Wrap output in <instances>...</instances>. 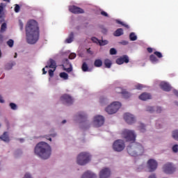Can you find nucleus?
I'll return each mask as SVG.
<instances>
[{"label":"nucleus","instance_id":"obj_1","mask_svg":"<svg viewBox=\"0 0 178 178\" xmlns=\"http://www.w3.org/2000/svg\"><path fill=\"white\" fill-rule=\"evenodd\" d=\"M25 31L28 44L33 45L40 40V28L35 20L31 19L27 22Z\"/></svg>","mask_w":178,"mask_h":178},{"label":"nucleus","instance_id":"obj_2","mask_svg":"<svg viewBox=\"0 0 178 178\" xmlns=\"http://www.w3.org/2000/svg\"><path fill=\"white\" fill-rule=\"evenodd\" d=\"M51 146L45 142H40L35 147V154L42 158V159H48L51 156Z\"/></svg>","mask_w":178,"mask_h":178},{"label":"nucleus","instance_id":"obj_3","mask_svg":"<svg viewBox=\"0 0 178 178\" xmlns=\"http://www.w3.org/2000/svg\"><path fill=\"white\" fill-rule=\"evenodd\" d=\"M127 152L131 156H138L144 154V147L140 143H134L127 147Z\"/></svg>","mask_w":178,"mask_h":178},{"label":"nucleus","instance_id":"obj_4","mask_svg":"<svg viewBox=\"0 0 178 178\" xmlns=\"http://www.w3.org/2000/svg\"><path fill=\"white\" fill-rule=\"evenodd\" d=\"M90 160L91 156H90V154L87 152H81L78 155L76 162L78 165L83 166L84 165H87Z\"/></svg>","mask_w":178,"mask_h":178},{"label":"nucleus","instance_id":"obj_5","mask_svg":"<svg viewBox=\"0 0 178 178\" xmlns=\"http://www.w3.org/2000/svg\"><path fill=\"white\" fill-rule=\"evenodd\" d=\"M121 136L126 141H136V137L137 136L134 133V131L129 129H124L121 134Z\"/></svg>","mask_w":178,"mask_h":178},{"label":"nucleus","instance_id":"obj_6","mask_svg":"<svg viewBox=\"0 0 178 178\" xmlns=\"http://www.w3.org/2000/svg\"><path fill=\"white\" fill-rule=\"evenodd\" d=\"M120 106H122L120 102H114L110 106L106 107V112H107L108 115H113V113H116V112L120 109Z\"/></svg>","mask_w":178,"mask_h":178},{"label":"nucleus","instance_id":"obj_7","mask_svg":"<svg viewBox=\"0 0 178 178\" xmlns=\"http://www.w3.org/2000/svg\"><path fill=\"white\" fill-rule=\"evenodd\" d=\"M163 171L166 175H172L176 172V167L172 163H166L163 166Z\"/></svg>","mask_w":178,"mask_h":178},{"label":"nucleus","instance_id":"obj_8","mask_svg":"<svg viewBox=\"0 0 178 178\" xmlns=\"http://www.w3.org/2000/svg\"><path fill=\"white\" fill-rule=\"evenodd\" d=\"M113 148L117 152H121L124 149V142L122 140H117L113 143Z\"/></svg>","mask_w":178,"mask_h":178},{"label":"nucleus","instance_id":"obj_9","mask_svg":"<svg viewBox=\"0 0 178 178\" xmlns=\"http://www.w3.org/2000/svg\"><path fill=\"white\" fill-rule=\"evenodd\" d=\"M60 100L65 105H72L74 102L73 97L68 94L63 95L60 97Z\"/></svg>","mask_w":178,"mask_h":178},{"label":"nucleus","instance_id":"obj_10","mask_svg":"<svg viewBox=\"0 0 178 178\" xmlns=\"http://www.w3.org/2000/svg\"><path fill=\"white\" fill-rule=\"evenodd\" d=\"M105 122V118L102 115H96L93 120L95 127H101Z\"/></svg>","mask_w":178,"mask_h":178},{"label":"nucleus","instance_id":"obj_11","mask_svg":"<svg viewBox=\"0 0 178 178\" xmlns=\"http://www.w3.org/2000/svg\"><path fill=\"white\" fill-rule=\"evenodd\" d=\"M163 57V56L162 55V53H161L160 51H154V54L150 55L149 60L152 62V63H158V62H159V59Z\"/></svg>","mask_w":178,"mask_h":178},{"label":"nucleus","instance_id":"obj_12","mask_svg":"<svg viewBox=\"0 0 178 178\" xmlns=\"http://www.w3.org/2000/svg\"><path fill=\"white\" fill-rule=\"evenodd\" d=\"M147 168L149 169V172H155V170H156V168H158V162L152 159H150L147 161Z\"/></svg>","mask_w":178,"mask_h":178},{"label":"nucleus","instance_id":"obj_13","mask_svg":"<svg viewBox=\"0 0 178 178\" xmlns=\"http://www.w3.org/2000/svg\"><path fill=\"white\" fill-rule=\"evenodd\" d=\"M124 119L125 122L128 123V124H133V123L136 122V118H134V115L129 113L124 114Z\"/></svg>","mask_w":178,"mask_h":178},{"label":"nucleus","instance_id":"obj_14","mask_svg":"<svg viewBox=\"0 0 178 178\" xmlns=\"http://www.w3.org/2000/svg\"><path fill=\"white\" fill-rule=\"evenodd\" d=\"M111 176V170L108 168H103L99 172V178H108Z\"/></svg>","mask_w":178,"mask_h":178},{"label":"nucleus","instance_id":"obj_15","mask_svg":"<svg viewBox=\"0 0 178 178\" xmlns=\"http://www.w3.org/2000/svg\"><path fill=\"white\" fill-rule=\"evenodd\" d=\"M70 12L74 13L75 15H79L80 13H84V10L80 7L76 6H70L69 8Z\"/></svg>","mask_w":178,"mask_h":178},{"label":"nucleus","instance_id":"obj_16","mask_svg":"<svg viewBox=\"0 0 178 178\" xmlns=\"http://www.w3.org/2000/svg\"><path fill=\"white\" fill-rule=\"evenodd\" d=\"M129 56L124 55L116 60V63L118 65H123V63H129Z\"/></svg>","mask_w":178,"mask_h":178},{"label":"nucleus","instance_id":"obj_17","mask_svg":"<svg viewBox=\"0 0 178 178\" xmlns=\"http://www.w3.org/2000/svg\"><path fill=\"white\" fill-rule=\"evenodd\" d=\"M48 67L56 70V62L54 59L50 58L47 62V65L45 66V69H48Z\"/></svg>","mask_w":178,"mask_h":178},{"label":"nucleus","instance_id":"obj_18","mask_svg":"<svg viewBox=\"0 0 178 178\" xmlns=\"http://www.w3.org/2000/svg\"><path fill=\"white\" fill-rule=\"evenodd\" d=\"M160 87L161 90H163V91L166 92H169L170 90H172V86H170V85L166 82H161L160 83Z\"/></svg>","mask_w":178,"mask_h":178},{"label":"nucleus","instance_id":"obj_19","mask_svg":"<svg viewBox=\"0 0 178 178\" xmlns=\"http://www.w3.org/2000/svg\"><path fill=\"white\" fill-rule=\"evenodd\" d=\"M81 178H97V175L92 173L91 171H86Z\"/></svg>","mask_w":178,"mask_h":178},{"label":"nucleus","instance_id":"obj_20","mask_svg":"<svg viewBox=\"0 0 178 178\" xmlns=\"http://www.w3.org/2000/svg\"><path fill=\"white\" fill-rule=\"evenodd\" d=\"M139 99L142 101H147V99H151V95L149 93L143 92L139 96Z\"/></svg>","mask_w":178,"mask_h":178},{"label":"nucleus","instance_id":"obj_21","mask_svg":"<svg viewBox=\"0 0 178 178\" xmlns=\"http://www.w3.org/2000/svg\"><path fill=\"white\" fill-rule=\"evenodd\" d=\"M0 140L4 141L5 143H9L10 140L9 139V135H8V132L6 131L1 136H0Z\"/></svg>","mask_w":178,"mask_h":178},{"label":"nucleus","instance_id":"obj_22","mask_svg":"<svg viewBox=\"0 0 178 178\" xmlns=\"http://www.w3.org/2000/svg\"><path fill=\"white\" fill-rule=\"evenodd\" d=\"M73 40H74V33L73 32H71L68 38L65 40V42L67 44H70L73 42Z\"/></svg>","mask_w":178,"mask_h":178},{"label":"nucleus","instance_id":"obj_23","mask_svg":"<svg viewBox=\"0 0 178 178\" xmlns=\"http://www.w3.org/2000/svg\"><path fill=\"white\" fill-rule=\"evenodd\" d=\"M113 35L115 37H120V35H123V29L120 28L118 29L114 33Z\"/></svg>","mask_w":178,"mask_h":178},{"label":"nucleus","instance_id":"obj_24","mask_svg":"<svg viewBox=\"0 0 178 178\" xmlns=\"http://www.w3.org/2000/svg\"><path fill=\"white\" fill-rule=\"evenodd\" d=\"M104 65L107 69H111V67L112 66V62L109 59H106L104 60Z\"/></svg>","mask_w":178,"mask_h":178},{"label":"nucleus","instance_id":"obj_25","mask_svg":"<svg viewBox=\"0 0 178 178\" xmlns=\"http://www.w3.org/2000/svg\"><path fill=\"white\" fill-rule=\"evenodd\" d=\"M94 65L95 67H101L102 66V60L97 59L95 60Z\"/></svg>","mask_w":178,"mask_h":178},{"label":"nucleus","instance_id":"obj_26","mask_svg":"<svg viewBox=\"0 0 178 178\" xmlns=\"http://www.w3.org/2000/svg\"><path fill=\"white\" fill-rule=\"evenodd\" d=\"M60 77L63 79V80H67L69 79V75L66 72L60 73Z\"/></svg>","mask_w":178,"mask_h":178},{"label":"nucleus","instance_id":"obj_27","mask_svg":"<svg viewBox=\"0 0 178 178\" xmlns=\"http://www.w3.org/2000/svg\"><path fill=\"white\" fill-rule=\"evenodd\" d=\"M115 92L117 93V94H126V92H124V89H123V88H116L115 89Z\"/></svg>","mask_w":178,"mask_h":178},{"label":"nucleus","instance_id":"obj_28","mask_svg":"<svg viewBox=\"0 0 178 178\" xmlns=\"http://www.w3.org/2000/svg\"><path fill=\"white\" fill-rule=\"evenodd\" d=\"M129 40L131 41H136L137 40V35H136V33H131L129 35Z\"/></svg>","mask_w":178,"mask_h":178},{"label":"nucleus","instance_id":"obj_29","mask_svg":"<svg viewBox=\"0 0 178 178\" xmlns=\"http://www.w3.org/2000/svg\"><path fill=\"white\" fill-rule=\"evenodd\" d=\"M123 92H125V94H122L123 98L127 99L128 98H130V97H131V94H130V92H127L126 90H124Z\"/></svg>","mask_w":178,"mask_h":178},{"label":"nucleus","instance_id":"obj_30","mask_svg":"<svg viewBox=\"0 0 178 178\" xmlns=\"http://www.w3.org/2000/svg\"><path fill=\"white\" fill-rule=\"evenodd\" d=\"M15 65H16V63H15L13 62L6 64V70H10V69H12V67H13V66H15Z\"/></svg>","mask_w":178,"mask_h":178},{"label":"nucleus","instance_id":"obj_31","mask_svg":"<svg viewBox=\"0 0 178 178\" xmlns=\"http://www.w3.org/2000/svg\"><path fill=\"white\" fill-rule=\"evenodd\" d=\"M81 69L83 72H88V65H87V63L85 62L82 64Z\"/></svg>","mask_w":178,"mask_h":178},{"label":"nucleus","instance_id":"obj_32","mask_svg":"<svg viewBox=\"0 0 178 178\" xmlns=\"http://www.w3.org/2000/svg\"><path fill=\"white\" fill-rule=\"evenodd\" d=\"M172 138L174 140L178 141V130H175L172 132Z\"/></svg>","mask_w":178,"mask_h":178},{"label":"nucleus","instance_id":"obj_33","mask_svg":"<svg viewBox=\"0 0 178 178\" xmlns=\"http://www.w3.org/2000/svg\"><path fill=\"white\" fill-rule=\"evenodd\" d=\"M15 44V41H13V40L10 39L8 40L7 42V45H8V47H10V48H12L13 47Z\"/></svg>","mask_w":178,"mask_h":178},{"label":"nucleus","instance_id":"obj_34","mask_svg":"<svg viewBox=\"0 0 178 178\" xmlns=\"http://www.w3.org/2000/svg\"><path fill=\"white\" fill-rule=\"evenodd\" d=\"M139 130L141 131V133H144L145 131V125H144L143 123H140L139 126Z\"/></svg>","mask_w":178,"mask_h":178},{"label":"nucleus","instance_id":"obj_35","mask_svg":"<svg viewBox=\"0 0 178 178\" xmlns=\"http://www.w3.org/2000/svg\"><path fill=\"white\" fill-rule=\"evenodd\" d=\"M63 67H65V66H70V63L69 62V59L67 58H65L63 61Z\"/></svg>","mask_w":178,"mask_h":178},{"label":"nucleus","instance_id":"obj_36","mask_svg":"<svg viewBox=\"0 0 178 178\" xmlns=\"http://www.w3.org/2000/svg\"><path fill=\"white\" fill-rule=\"evenodd\" d=\"M64 70H65V72H67V73H70V72H72L73 67L72 66V64H70V67L68 68L64 67Z\"/></svg>","mask_w":178,"mask_h":178},{"label":"nucleus","instance_id":"obj_37","mask_svg":"<svg viewBox=\"0 0 178 178\" xmlns=\"http://www.w3.org/2000/svg\"><path fill=\"white\" fill-rule=\"evenodd\" d=\"M10 108L13 109V111H16V109H17V106L15 103H10Z\"/></svg>","mask_w":178,"mask_h":178},{"label":"nucleus","instance_id":"obj_38","mask_svg":"<svg viewBox=\"0 0 178 178\" xmlns=\"http://www.w3.org/2000/svg\"><path fill=\"white\" fill-rule=\"evenodd\" d=\"M118 54V51L115 48H111L110 49V55H116Z\"/></svg>","mask_w":178,"mask_h":178},{"label":"nucleus","instance_id":"obj_39","mask_svg":"<svg viewBox=\"0 0 178 178\" xmlns=\"http://www.w3.org/2000/svg\"><path fill=\"white\" fill-rule=\"evenodd\" d=\"M146 111L147 112H150V113H152V112H154V107L148 106L146 108Z\"/></svg>","mask_w":178,"mask_h":178},{"label":"nucleus","instance_id":"obj_40","mask_svg":"<svg viewBox=\"0 0 178 178\" xmlns=\"http://www.w3.org/2000/svg\"><path fill=\"white\" fill-rule=\"evenodd\" d=\"M14 10L15 13H19V12H20V6H19L18 4H16L14 8Z\"/></svg>","mask_w":178,"mask_h":178},{"label":"nucleus","instance_id":"obj_41","mask_svg":"<svg viewBox=\"0 0 178 178\" xmlns=\"http://www.w3.org/2000/svg\"><path fill=\"white\" fill-rule=\"evenodd\" d=\"M79 118L80 119H86L87 118V115L84 113H81L79 114Z\"/></svg>","mask_w":178,"mask_h":178},{"label":"nucleus","instance_id":"obj_42","mask_svg":"<svg viewBox=\"0 0 178 178\" xmlns=\"http://www.w3.org/2000/svg\"><path fill=\"white\" fill-rule=\"evenodd\" d=\"M99 44L101 46L106 45L108 44V40H100V42H99Z\"/></svg>","mask_w":178,"mask_h":178},{"label":"nucleus","instance_id":"obj_43","mask_svg":"<svg viewBox=\"0 0 178 178\" xmlns=\"http://www.w3.org/2000/svg\"><path fill=\"white\" fill-rule=\"evenodd\" d=\"M6 30V23H3L1 26V31H5Z\"/></svg>","mask_w":178,"mask_h":178},{"label":"nucleus","instance_id":"obj_44","mask_svg":"<svg viewBox=\"0 0 178 178\" xmlns=\"http://www.w3.org/2000/svg\"><path fill=\"white\" fill-rule=\"evenodd\" d=\"M136 90H143L144 88V86L143 84L138 83V85L136 86Z\"/></svg>","mask_w":178,"mask_h":178},{"label":"nucleus","instance_id":"obj_45","mask_svg":"<svg viewBox=\"0 0 178 178\" xmlns=\"http://www.w3.org/2000/svg\"><path fill=\"white\" fill-rule=\"evenodd\" d=\"M92 42H95L96 44H97V43L99 44V42H100V40H98V39H97V38H95V37L92 38Z\"/></svg>","mask_w":178,"mask_h":178},{"label":"nucleus","instance_id":"obj_46","mask_svg":"<svg viewBox=\"0 0 178 178\" xmlns=\"http://www.w3.org/2000/svg\"><path fill=\"white\" fill-rule=\"evenodd\" d=\"M172 151L173 152H178V145H175L172 147Z\"/></svg>","mask_w":178,"mask_h":178},{"label":"nucleus","instance_id":"obj_47","mask_svg":"<svg viewBox=\"0 0 178 178\" xmlns=\"http://www.w3.org/2000/svg\"><path fill=\"white\" fill-rule=\"evenodd\" d=\"M76 55L74 53H71L69 56V59H74L76 58Z\"/></svg>","mask_w":178,"mask_h":178},{"label":"nucleus","instance_id":"obj_48","mask_svg":"<svg viewBox=\"0 0 178 178\" xmlns=\"http://www.w3.org/2000/svg\"><path fill=\"white\" fill-rule=\"evenodd\" d=\"M54 72H55V69L49 70V77H52L54 76Z\"/></svg>","mask_w":178,"mask_h":178},{"label":"nucleus","instance_id":"obj_49","mask_svg":"<svg viewBox=\"0 0 178 178\" xmlns=\"http://www.w3.org/2000/svg\"><path fill=\"white\" fill-rule=\"evenodd\" d=\"M19 26L20 30H23V22H22V20H19Z\"/></svg>","mask_w":178,"mask_h":178},{"label":"nucleus","instance_id":"obj_50","mask_svg":"<svg viewBox=\"0 0 178 178\" xmlns=\"http://www.w3.org/2000/svg\"><path fill=\"white\" fill-rule=\"evenodd\" d=\"M101 15L102 16H104V17H108V13L106 12H105V11H102L101 12Z\"/></svg>","mask_w":178,"mask_h":178},{"label":"nucleus","instance_id":"obj_51","mask_svg":"<svg viewBox=\"0 0 178 178\" xmlns=\"http://www.w3.org/2000/svg\"><path fill=\"white\" fill-rule=\"evenodd\" d=\"M156 112L157 113H161V112H162V108L161 107H157Z\"/></svg>","mask_w":178,"mask_h":178},{"label":"nucleus","instance_id":"obj_52","mask_svg":"<svg viewBox=\"0 0 178 178\" xmlns=\"http://www.w3.org/2000/svg\"><path fill=\"white\" fill-rule=\"evenodd\" d=\"M5 102V100H3V97H2V95H0V103L3 104Z\"/></svg>","mask_w":178,"mask_h":178},{"label":"nucleus","instance_id":"obj_53","mask_svg":"<svg viewBox=\"0 0 178 178\" xmlns=\"http://www.w3.org/2000/svg\"><path fill=\"white\" fill-rule=\"evenodd\" d=\"M147 52H149V54H152V48L148 47L147 49Z\"/></svg>","mask_w":178,"mask_h":178},{"label":"nucleus","instance_id":"obj_54","mask_svg":"<svg viewBox=\"0 0 178 178\" xmlns=\"http://www.w3.org/2000/svg\"><path fill=\"white\" fill-rule=\"evenodd\" d=\"M87 52H88V54H90V55H92V51H91V49L90 48H89V49H87Z\"/></svg>","mask_w":178,"mask_h":178},{"label":"nucleus","instance_id":"obj_55","mask_svg":"<svg viewBox=\"0 0 178 178\" xmlns=\"http://www.w3.org/2000/svg\"><path fill=\"white\" fill-rule=\"evenodd\" d=\"M116 23H118V24H121L122 26H123V22H121L120 20H119V19H117L116 20Z\"/></svg>","mask_w":178,"mask_h":178},{"label":"nucleus","instance_id":"obj_56","mask_svg":"<svg viewBox=\"0 0 178 178\" xmlns=\"http://www.w3.org/2000/svg\"><path fill=\"white\" fill-rule=\"evenodd\" d=\"M121 44H122V45H127V44H129V42H127V41H122L121 42Z\"/></svg>","mask_w":178,"mask_h":178},{"label":"nucleus","instance_id":"obj_57","mask_svg":"<svg viewBox=\"0 0 178 178\" xmlns=\"http://www.w3.org/2000/svg\"><path fill=\"white\" fill-rule=\"evenodd\" d=\"M3 10V7L2 6H0V15L1 13H2Z\"/></svg>","mask_w":178,"mask_h":178},{"label":"nucleus","instance_id":"obj_58","mask_svg":"<svg viewBox=\"0 0 178 178\" xmlns=\"http://www.w3.org/2000/svg\"><path fill=\"white\" fill-rule=\"evenodd\" d=\"M149 178H156V176L155 175H152L149 177Z\"/></svg>","mask_w":178,"mask_h":178},{"label":"nucleus","instance_id":"obj_59","mask_svg":"<svg viewBox=\"0 0 178 178\" xmlns=\"http://www.w3.org/2000/svg\"><path fill=\"white\" fill-rule=\"evenodd\" d=\"M174 94H175V95L178 97V91L177 90H174Z\"/></svg>","mask_w":178,"mask_h":178},{"label":"nucleus","instance_id":"obj_60","mask_svg":"<svg viewBox=\"0 0 178 178\" xmlns=\"http://www.w3.org/2000/svg\"><path fill=\"white\" fill-rule=\"evenodd\" d=\"M43 74H47V71H45V68L42 69Z\"/></svg>","mask_w":178,"mask_h":178},{"label":"nucleus","instance_id":"obj_61","mask_svg":"<svg viewBox=\"0 0 178 178\" xmlns=\"http://www.w3.org/2000/svg\"><path fill=\"white\" fill-rule=\"evenodd\" d=\"M122 26H124V27H126V29H129V25L126 24H123Z\"/></svg>","mask_w":178,"mask_h":178},{"label":"nucleus","instance_id":"obj_62","mask_svg":"<svg viewBox=\"0 0 178 178\" xmlns=\"http://www.w3.org/2000/svg\"><path fill=\"white\" fill-rule=\"evenodd\" d=\"M104 99H104V98H100V102H102V103L104 102Z\"/></svg>","mask_w":178,"mask_h":178},{"label":"nucleus","instance_id":"obj_63","mask_svg":"<svg viewBox=\"0 0 178 178\" xmlns=\"http://www.w3.org/2000/svg\"><path fill=\"white\" fill-rule=\"evenodd\" d=\"M62 123L63 124H65V123H66V120H63Z\"/></svg>","mask_w":178,"mask_h":178},{"label":"nucleus","instance_id":"obj_64","mask_svg":"<svg viewBox=\"0 0 178 178\" xmlns=\"http://www.w3.org/2000/svg\"><path fill=\"white\" fill-rule=\"evenodd\" d=\"M14 58H17V53L15 54Z\"/></svg>","mask_w":178,"mask_h":178}]
</instances>
